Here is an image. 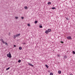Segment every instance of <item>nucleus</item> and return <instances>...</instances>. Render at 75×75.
<instances>
[{"label":"nucleus","instance_id":"423d86ee","mask_svg":"<svg viewBox=\"0 0 75 75\" xmlns=\"http://www.w3.org/2000/svg\"><path fill=\"white\" fill-rule=\"evenodd\" d=\"M48 31L47 30L45 31V33H46V34H48Z\"/></svg>","mask_w":75,"mask_h":75},{"label":"nucleus","instance_id":"f03ea898","mask_svg":"<svg viewBox=\"0 0 75 75\" xmlns=\"http://www.w3.org/2000/svg\"><path fill=\"white\" fill-rule=\"evenodd\" d=\"M1 41H2V42H3V44H5V43L6 45H8L7 43H6V42L5 43V42H4V41H3V40L2 39H1Z\"/></svg>","mask_w":75,"mask_h":75},{"label":"nucleus","instance_id":"2eb2a0df","mask_svg":"<svg viewBox=\"0 0 75 75\" xmlns=\"http://www.w3.org/2000/svg\"><path fill=\"white\" fill-rule=\"evenodd\" d=\"M46 67L47 68H48V66L47 65H46Z\"/></svg>","mask_w":75,"mask_h":75},{"label":"nucleus","instance_id":"f8f14e48","mask_svg":"<svg viewBox=\"0 0 75 75\" xmlns=\"http://www.w3.org/2000/svg\"><path fill=\"white\" fill-rule=\"evenodd\" d=\"M19 49L20 50H21L22 49V47H19Z\"/></svg>","mask_w":75,"mask_h":75},{"label":"nucleus","instance_id":"aec40b11","mask_svg":"<svg viewBox=\"0 0 75 75\" xmlns=\"http://www.w3.org/2000/svg\"><path fill=\"white\" fill-rule=\"evenodd\" d=\"M27 25H28V26L29 27H30V24L28 23L27 24Z\"/></svg>","mask_w":75,"mask_h":75},{"label":"nucleus","instance_id":"412c9836","mask_svg":"<svg viewBox=\"0 0 75 75\" xmlns=\"http://www.w3.org/2000/svg\"><path fill=\"white\" fill-rule=\"evenodd\" d=\"M10 67H8V68L6 69V70H8V69H10Z\"/></svg>","mask_w":75,"mask_h":75},{"label":"nucleus","instance_id":"7ed1b4c3","mask_svg":"<svg viewBox=\"0 0 75 75\" xmlns=\"http://www.w3.org/2000/svg\"><path fill=\"white\" fill-rule=\"evenodd\" d=\"M67 38L68 39V40H71L72 38L71 36H68L67 37Z\"/></svg>","mask_w":75,"mask_h":75},{"label":"nucleus","instance_id":"dca6fc26","mask_svg":"<svg viewBox=\"0 0 75 75\" xmlns=\"http://www.w3.org/2000/svg\"><path fill=\"white\" fill-rule=\"evenodd\" d=\"M25 9H27V6H25L24 7Z\"/></svg>","mask_w":75,"mask_h":75},{"label":"nucleus","instance_id":"a878e982","mask_svg":"<svg viewBox=\"0 0 75 75\" xmlns=\"http://www.w3.org/2000/svg\"><path fill=\"white\" fill-rule=\"evenodd\" d=\"M16 47V45H14V47Z\"/></svg>","mask_w":75,"mask_h":75},{"label":"nucleus","instance_id":"0eeeda50","mask_svg":"<svg viewBox=\"0 0 75 75\" xmlns=\"http://www.w3.org/2000/svg\"><path fill=\"white\" fill-rule=\"evenodd\" d=\"M47 4H48V5H50V4H51V3L50 2H48Z\"/></svg>","mask_w":75,"mask_h":75},{"label":"nucleus","instance_id":"39448f33","mask_svg":"<svg viewBox=\"0 0 75 75\" xmlns=\"http://www.w3.org/2000/svg\"><path fill=\"white\" fill-rule=\"evenodd\" d=\"M51 31V29H49L47 30V31H48V32L49 33H50V32Z\"/></svg>","mask_w":75,"mask_h":75},{"label":"nucleus","instance_id":"c85d7f7f","mask_svg":"<svg viewBox=\"0 0 75 75\" xmlns=\"http://www.w3.org/2000/svg\"><path fill=\"white\" fill-rule=\"evenodd\" d=\"M70 75H73V74H70Z\"/></svg>","mask_w":75,"mask_h":75},{"label":"nucleus","instance_id":"393cba45","mask_svg":"<svg viewBox=\"0 0 75 75\" xmlns=\"http://www.w3.org/2000/svg\"><path fill=\"white\" fill-rule=\"evenodd\" d=\"M21 18L22 19H24V17H21Z\"/></svg>","mask_w":75,"mask_h":75},{"label":"nucleus","instance_id":"f3484780","mask_svg":"<svg viewBox=\"0 0 75 75\" xmlns=\"http://www.w3.org/2000/svg\"><path fill=\"white\" fill-rule=\"evenodd\" d=\"M15 18L16 19H18V17L17 16H16Z\"/></svg>","mask_w":75,"mask_h":75},{"label":"nucleus","instance_id":"f257e3e1","mask_svg":"<svg viewBox=\"0 0 75 75\" xmlns=\"http://www.w3.org/2000/svg\"><path fill=\"white\" fill-rule=\"evenodd\" d=\"M7 57H9V58H11V53L10 52H9V54H7Z\"/></svg>","mask_w":75,"mask_h":75},{"label":"nucleus","instance_id":"bb28decb","mask_svg":"<svg viewBox=\"0 0 75 75\" xmlns=\"http://www.w3.org/2000/svg\"><path fill=\"white\" fill-rule=\"evenodd\" d=\"M57 56L58 57H60V55H58Z\"/></svg>","mask_w":75,"mask_h":75},{"label":"nucleus","instance_id":"a211bd4d","mask_svg":"<svg viewBox=\"0 0 75 75\" xmlns=\"http://www.w3.org/2000/svg\"><path fill=\"white\" fill-rule=\"evenodd\" d=\"M39 27H40V28H42V25H40Z\"/></svg>","mask_w":75,"mask_h":75},{"label":"nucleus","instance_id":"cd10ccee","mask_svg":"<svg viewBox=\"0 0 75 75\" xmlns=\"http://www.w3.org/2000/svg\"><path fill=\"white\" fill-rule=\"evenodd\" d=\"M66 18L67 20H68V18Z\"/></svg>","mask_w":75,"mask_h":75},{"label":"nucleus","instance_id":"b1692460","mask_svg":"<svg viewBox=\"0 0 75 75\" xmlns=\"http://www.w3.org/2000/svg\"><path fill=\"white\" fill-rule=\"evenodd\" d=\"M61 43L63 44V43H64V42L61 41Z\"/></svg>","mask_w":75,"mask_h":75},{"label":"nucleus","instance_id":"20e7f679","mask_svg":"<svg viewBox=\"0 0 75 75\" xmlns=\"http://www.w3.org/2000/svg\"><path fill=\"white\" fill-rule=\"evenodd\" d=\"M16 35L17 37H18L19 36H20V34L19 33V34H17Z\"/></svg>","mask_w":75,"mask_h":75},{"label":"nucleus","instance_id":"6e6552de","mask_svg":"<svg viewBox=\"0 0 75 75\" xmlns=\"http://www.w3.org/2000/svg\"><path fill=\"white\" fill-rule=\"evenodd\" d=\"M58 73L59 74H61V71H58Z\"/></svg>","mask_w":75,"mask_h":75},{"label":"nucleus","instance_id":"9b49d317","mask_svg":"<svg viewBox=\"0 0 75 75\" xmlns=\"http://www.w3.org/2000/svg\"><path fill=\"white\" fill-rule=\"evenodd\" d=\"M64 59H67V56H65L64 57Z\"/></svg>","mask_w":75,"mask_h":75},{"label":"nucleus","instance_id":"5701e85b","mask_svg":"<svg viewBox=\"0 0 75 75\" xmlns=\"http://www.w3.org/2000/svg\"><path fill=\"white\" fill-rule=\"evenodd\" d=\"M21 62V60H19L18 61V62Z\"/></svg>","mask_w":75,"mask_h":75},{"label":"nucleus","instance_id":"c756f323","mask_svg":"<svg viewBox=\"0 0 75 75\" xmlns=\"http://www.w3.org/2000/svg\"><path fill=\"white\" fill-rule=\"evenodd\" d=\"M23 44H25V43H24Z\"/></svg>","mask_w":75,"mask_h":75},{"label":"nucleus","instance_id":"4468645a","mask_svg":"<svg viewBox=\"0 0 75 75\" xmlns=\"http://www.w3.org/2000/svg\"><path fill=\"white\" fill-rule=\"evenodd\" d=\"M38 22V21H36L35 22V24H36V23H37Z\"/></svg>","mask_w":75,"mask_h":75},{"label":"nucleus","instance_id":"6ab92c4d","mask_svg":"<svg viewBox=\"0 0 75 75\" xmlns=\"http://www.w3.org/2000/svg\"><path fill=\"white\" fill-rule=\"evenodd\" d=\"M50 75H53V73H52V72L50 73Z\"/></svg>","mask_w":75,"mask_h":75},{"label":"nucleus","instance_id":"9d476101","mask_svg":"<svg viewBox=\"0 0 75 75\" xmlns=\"http://www.w3.org/2000/svg\"><path fill=\"white\" fill-rule=\"evenodd\" d=\"M28 64L30 66H31V67H33V65L32 64H30V63H28Z\"/></svg>","mask_w":75,"mask_h":75},{"label":"nucleus","instance_id":"ddd939ff","mask_svg":"<svg viewBox=\"0 0 75 75\" xmlns=\"http://www.w3.org/2000/svg\"><path fill=\"white\" fill-rule=\"evenodd\" d=\"M52 10H54V9H56V8H55V7H53L52 8Z\"/></svg>","mask_w":75,"mask_h":75},{"label":"nucleus","instance_id":"1a4fd4ad","mask_svg":"<svg viewBox=\"0 0 75 75\" xmlns=\"http://www.w3.org/2000/svg\"><path fill=\"white\" fill-rule=\"evenodd\" d=\"M13 38H14V39H15V38H16V37H17V36H16V35H13Z\"/></svg>","mask_w":75,"mask_h":75},{"label":"nucleus","instance_id":"4be33fe9","mask_svg":"<svg viewBox=\"0 0 75 75\" xmlns=\"http://www.w3.org/2000/svg\"><path fill=\"white\" fill-rule=\"evenodd\" d=\"M73 54H75V52L74 51H73L72 52Z\"/></svg>","mask_w":75,"mask_h":75}]
</instances>
